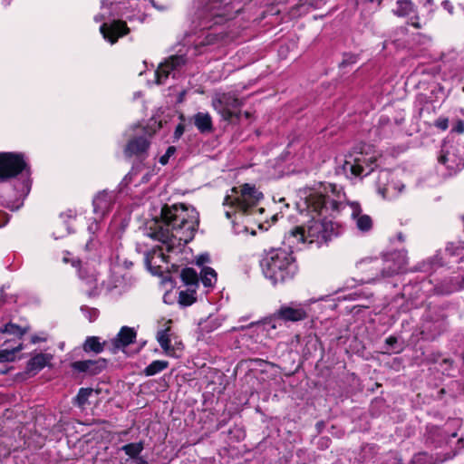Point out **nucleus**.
I'll list each match as a JSON object with an SVG mask.
<instances>
[{"label": "nucleus", "mask_w": 464, "mask_h": 464, "mask_svg": "<svg viewBox=\"0 0 464 464\" xmlns=\"http://www.w3.org/2000/svg\"><path fill=\"white\" fill-rule=\"evenodd\" d=\"M442 5H443L444 9H446L450 14H453V5H451L450 2L444 1L442 3Z\"/></svg>", "instance_id": "obj_43"}, {"label": "nucleus", "mask_w": 464, "mask_h": 464, "mask_svg": "<svg viewBox=\"0 0 464 464\" xmlns=\"http://www.w3.org/2000/svg\"><path fill=\"white\" fill-rule=\"evenodd\" d=\"M157 341L159 342L160 347L163 349L165 354L172 357L180 356V353L183 350V345L180 342H175L173 344L171 343L169 326L158 331Z\"/></svg>", "instance_id": "obj_16"}, {"label": "nucleus", "mask_w": 464, "mask_h": 464, "mask_svg": "<svg viewBox=\"0 0 464 464\" xmlns=\"http://www.w3.org/2000/svg\"><path fill=\"white\" fill-rule=\"evenodd\" d=\"M53 355L50 353H37L27 362V372L36 373L49 364Z\"/></svg>", "instance_id": "obj_19"}, {"label": "nucleus", "mask_w": 464, "mask_h": 464, "mask_svg": "<svg viewBox=\"0 0 464 464\" xmlns=\"http://www.w3.org/2000/svg\"><path fill=\"white\" fill-rule=\"evenodd\" d=\"M208 261H209L208 255L204 254V255H200L199 256L197 257L196 264L198 266H202L205 263H208Z\"/></svg>", "instance_id": "obj_39"}, {"label": "nucleus", "mask_w": 464, "mask_h": 464, "mask_svg": "<svg viewBox=\"0 0 464 464\" xmlns=\"http://www.w3.org/2000/svg\"><path fill=\"white\" fill-rule=\"evenodd\" d=\"M115 200L112 192L102 191L95 195L92 200L93 213L95 221L102 219L111 210Z\"/></svg>", "instance_id": "obj_14"}, {"label": "nucleus", "mask_w": 464, "mask_h": 464, "mask_svg": "<svg viewBox=\"0 0 464 464\" xmlns=\"http://www.w3.org/2000/svg\"><path fill=\"white\" fill-rule=\"evenodd\" d=\"M21 327L7 320H0V362H13L22 350L21 337L26 333Z\"/></svg>", "instance_id": "obj_7"}, {"label": "nucleus", "mask_w": 464, "mask_h": 464, "mask_svg": "<svg viewBox=\"0 0 464 464\" xmlns=\"http://www.w3.org/2000/svg\"><path fill=\"white\" fill-rule=\"evenodd\" d=\"M105 343H109V341H104L103 343H101L98 337H88L83 344V349L86 352H94L96 353H99L102 352L103 349H108V346L105 345Z\"/></svg>", "instance_id": "obj_24"}, {"label": "nucleus", "mask_w": 464, "mask_h": 464, "mask_svg": "<svg viewBox=\"0 0 464 464\" xmlns=\"http://www.w3.org/2000/svg\"><path fill=\"white\" fill-rule=\"evenodd\" d=\"M241 102L232 93H216L212 99V107L225 121L231 120L236 116V110Z\"/></svg>", "instance_id": "obj_9"}, {"label": "nucleus", "mask_w": 464, "mask_h": 464, "mask_svg": "<svg viewBox=\"0 0 464 464\" xmlns=\"http://www.w3.org/2000/svg\"><path fill=\"white\" fill-rule=\"evenodd\" d=\"M434 125L442 130H446L449 127V120L447 118L440 117L435 121Z\"/></svg>", "instance_id": "obj_36"}, {"label": "nucleus", "mask_w": 464, "mask_h": 464, "mask_svg": "<svg viewBox=\"0 0 464 464\" xmlns=\"http://www.w3.org/2000/svg\"><path fill=\"white\" fill-rule=\"evenodd\" d=\"M462 91L464 92V87L462 88Z\"/></svg>", "instance_id": "obj_51"}, {"label": "nucleus", "mask_w": 464, "mask_h": 464, "mask_svg": "<svg viewBox=\"0 0 464 464\" xmlns=\"http://www.w3.org/2000/svg\"><path fill=\"white\" fill-rule=\"evenodd\" d=\"M277 316L285 321H300L306 317V311L302 305L283 306L277 312Z\"/></svg>", "instance_id": "obj_18"}, {"label": "nucleus", "mask_w": 464, "mask_h": 464, "mask_svg": "<svg viewBox=\"0 0 464 464\" xmlns=\"http://www.w3.org/2000/svg\"><path fill=\"white\" fill-rule=\"evenodd\" d=\"M150 2L152 5V6L159 11H165V10L169 9L168 5H159L154 0H150Z\"/></svg>", "instance_id": "obj_40"}, {"label": "nucleus", "mask_w": 464, "mask_h": 464, "mask_svg": "<svg viewBox=\"0 0 464 464\" xmlns=\"http://www.w3.org/2000/svg\"><path fill=\"white\" fill-rule=\"evenodd\" d=\"M70 256H71V255H70L69 253H66V254L64 255V256L63 257V261L64 263L72 262V266H76L79 264V261L74 260L72 257L71 258V257H70Z\"/></svg>", "instance_id": "obj_41"}, {"label": "nucleus", "mask_w": 464, "mask_h": 464, "mask_svg": "<svg viewBox=\"0 0 464 464\" xmlns=\"http://www.w3.org/2000/svg\"><path fill=\"white\" fill-rule=\"evenodd\" d=\"M183 131L184 128L181 125H179L176 129L175 134L177 137H179L180 135H182Z\"/></svg>", "instance_id": "obj_44"}, {"label": "nucleus", "mask_w": 464, "mask_h": 464, "mask_svg": "<svg viewBox=\"0 0 464 464\" xmlns=\"http://www.w3.org/2000/svg\"><path fill=\"white\" fill-rule=\"evenodd\" d=\"M99 394V390L90 389V388H82L80 389L75 401L79 406L84 405L87 401L92 397H97Z\"/></svg>", "instance_id": "obj_29"}, {"label": "nucleus", "mask_w": 464, "mask_h": 464, "mask_svg": "<svg viewBox=\"0 0 464 464\" xmlns=\"http://www.w3.org/2000/svg\"><path fill=\"white\" fill-rule=\"evenodd\" d=\"M263 193L254 185L246 183L232 188L226 195L223 202L225 215L231 219L237 233L255 234V230L248 227L251 223H258L265 209L260 207Z\"/></svg>", "instance_id": "obj_3"}, {"label": "nucleus", "mask_w": 464, "mask_h": 464, "mask_svg": "<svg viewBox=\"0 0 464 464\" xmlns=\"http://www.w3.org/2000/svg\"><path fill=\"white\" fill-rule=\"evenodd\" d=\"M393 13L397 16H408L414 13V7L411 1L398 0L396 6L393 8Z\"/></svg>", "instance_id": "obj_25"}, {"label": "nucleus", "mask_w": 464, "mask_h": 464, "mask_svg": "<svg viewBox=\"0 0 464 464\" xmlns=\"http://www.w3.org/2000/svg\"><path fill=\"white\" fill-rule=\"evenodd\" d=\"M127 9L124 2L101 1L100 12L95 14L94 21L102 22L100 32L103 38L111 44H114L119 38L128 34L130 28L122 20H113L111 23H106L105 20L116 16H125L130 21L133 20L135 15H129Z\"/></svg>", "instance_id": "obj_6"}, {"label": "nucleus", "mask_w": 464, "mask_h": 464, "mask_svg": "<svg viewBox=\"0 0 464 464\" xmlns=\"http://www.w3.org/2000/svg\"><path fill=\"white\" fill-rule=\"evenodd\" d=\"M138 19H139V21H140V22H143V20H144V15H143L142 14H140L138 15Z\"/></svg>", "instance_id": "obj_48"}, {"label": "nucleus", "mask_w": 464, "mask_h": 464, "mask_svg": "<svg viewBox=\"0 0 464 464\" xmlns=\"http://www.w3.org/2000/svg\"><path fill=\"white\" fill-rule=\"evenodd\" d=\"M439 161L442 164H445L449 169L454 172L460 170L464 167V160L462 159H455L449 152L442 154L440 157Z\"/></svg>", "instance_id": "obj_23"}, {"label": "nucleus", "mask_w": 464, "mask_h": 464, "mask_svg": "<svg viewBox=\"0 0 464 464\" xmlns=\"http://www.w3.org/2000/svg\"><path fill=\"white\" fill-rule=\"evenodd\" d=\"M82 312L90 322L95 320L98 316V311L93 308H82Z\"/></svg>", "instance_id": "obj_35"}, {"label": "nucleus", "mask_w": 464, "mask_h": 464, "mask_svg": "<svg viewBox=\"0 0 464 464\" xmlns=\"http://www.w3.org/2000/svg\"><path fill=\"white\" fill-rule=\"evenodd\" d=\"M185 64V58L181 55H174L169 57L164 63H160L155 72L156 82L158 84H162L168 76L179 70Z\"/></svg>", "instance_id": "obj_15"}, {"label": "nucleus", "mask_w": 464, "mask_h": 464, "mask_svg": "<svg viewBox=\"0 0 464 464\" xmlns=\"http://www.w3.org/2000/svg\"><path fill=\"white\" fill-rule=\"evenodd\" d=\"M194 124L200 132H210L213 129L212 118L208 112H198L195 114Z\"/></svg>", "instance_id": "obj_22"}, {"label": "nucleus", "mask_w": 464, "mask_h": 464, "mask_svg": "<svg viewBox=\"0 0 464 464\" xmlns=\"http://www.w3.org/2000/svg\"><path fill=\"white\" fill-rule=\"evenodd\" d=\"M149 142L144 137H139L129 141L125 153L128 156L138 155L146 151Z\"/></svg>", "instance_id": "obj_20"}, {"label": "nucleus", "mask_w": 464, "mask_h": 464, "mask_svg": "<svg viewBox=\"0 0 464 464\" xmlns=\"http://www.w3.org/2000/svg\"><path fill=\"white\" fill-rule=\"evenodd\" d=\"M452 130L457 133H464V121H458L453 126Z\"/></svg>", "instance_id": "obj_38"}, {"label": "nucleus", "mask_w": 464, "mask_h": 464, "mask_svg": "<svg viewBox=\"0 0 464 464\" xmlns=\"http://www.w3.org/2000/svg\"><path fill=\"white\" fill-rule=\"evenodd\" d=\"M381 263L382 261L379 260V259H372V258H367V259H363V260H361L357 266L360 269L362 270H365L367 267V265H371L370 266V270L371 271H379L380 268H381ZM372 276H374L372 278H369L367 279V282H370L371 280H373L375 278H377L379 276H378V273H372Z\"/></svg>", "instance_id": "obj_26"}, {"label": "nucleus", "mask_w": 464, "mask_h": 464, "mask_svg": "<svg viewBox=\"0 0 464 464\" xmlns=\"http://www.w3.org/2000/svg\"><path fill=\"white\" fill-rule=\"evenodd\" d=\"M221 325V320L218 317L209 316L201 324V328L207 332H211Z\"/></svg>", "instance_id": "obj_33"}, {"label": "nucleus", "mask_w": 464, "mask_h": 464, "mask_svg": "<svg viewBox=\"0 0 464 464\" xmlns=\"http://www.w3.org/2000/svg\"><path fill=\"white\" fill-rule=\"evenodd\" d=\"M182 281L190 288H195L198 283L197 272L192 268H184L181 272Z\"/></svg>", "instance_id": "obj_28"}, {"label": "nucleus", "mask_w": 464, "mask_h": 464, "mask_svg": "<svg viewBox=\"0 0 464 464\" xmlns=\"http://www.w3.org/2000/svg\"><path fill=\"white\" fill-rule=\"evenodd\" d=\"M4 299H5L4 291L2 289H0V304L2 302H4Z\"/></svg>", "instance_id": "obj_46"}, {"label": "nucleus", "mask_w": 464, "mask_h": 464, "mask_svg": "<svg viewBox=\"0 0 464 464\" xmlns=\"http://www.w3.org/2000/svg\"><path fill=\"white\" fill-rule=\"evenodd\" d=\"M31 341L33 343H40V342H44L46 341V336L44 334H41V335H33L32 338H31Z\"/></svg>", "instance_id": "obj_42"}, {"label": "nucleus", "mask_w": 464, "mask_h": 464, "mask_svg": "<svg viewBox=\"0 0 464 464\" xmlns=\"http://www.w3.org/2000/svg\"><path fill=\"white\" fill-rule=\"evenodd\" d=\"M136 338V333L132 328L124 326L121 328L117 336L109 341V343H105V345L108 346V350L112 353H116L119 350H121L133 343Z\"/></svg>", "instance_id": "obj_17"}, {"label": "nucleus", "mask_w": 464, "mask_h": 464, "mask_svg": "<svg viewBox=\"0 0 464 464\" xmlns=\"http://www.w3.org/2000/svg\"><path fill=\"white\" fill-rule=\"evenodd\" d=\"M63 237V233H58V232H54V237L57 239V238H60V237Z\"/></svg>", "instance_id": "obj_47"}, {"label": "nucleus", "mask_w": 464, "mask_h": 464, "mask_svg": "<svg viewBox=\"0 0 464 464\" xmlns=\"http://www.w3.org/2000/svg\"><path fill=\"white\" fill-rule=\"evenodd\" d=\"M376 160L377 155L370 148L354 150L345 156L342 169L348 179L362 178L374 169Z\"/></svg>", "instance_id": "obj_8"}, {"label": "nucleus", "mask_w": 464, "mask_h": 464, "mask_svg": "<svg viewBox=\"0 0 464 464\" xmlns=\"http://www.w3.org/2000/svg\"><path fill=\"white\" fill-rule=\"evenodd\" d=\"M169 366V362L167 361H153L150 364H149L145 369V374L147 376L155 375L163 370H165Z\"/></svg>", "instance_id": "obj_30"}, {"label": "nucleus", "mask_w": 464, "mask_h": 464, "mask_svg": "<svg viewBox=\"0 0 464 464\" xmlns=\"http://www.w3.org/2000/svg\"><path fill=\"white\" fill-rule=\"evenodd\" d=\"M1 216H2V215L0 214V217H1ZM6 222H7V218H5V221L0 222V227L4 226Z\"/></svg>", "instance_id": "obj_49"}, {"label": "nucleus", "mask_w": 464, "mask_h": 464, "mask_svg": "<svg viewBox=\"0 0 464 464\" xmlns=\"http://www.w3.org/2000/svg\"><path fill=\"white\" fill-rule=\"evenodd\" d=\"M407 264V257L403 252L388 254L383 260L382 276H391L401 272Z\"/></svg>", "instance_id": "obj_13"}, {"label": "nucleus", "mask_w": 464, "mask_h": 464, "mask_svg": "<svg viewBox=\"0 0 464 464\" xmlns=\"http://www.w3.org/2000/svg\"><path fill=\"white\" fill-rule=\"evenodd\" d=\"M392 174L386 169L381 170L377 179V192L382 198H393L402 192L404 185L391 183Z\"/></svg>", "instance_id": "obj_11"}, {"label": "nucleus", "mask_w": 464, "mask_h": 464, "mask_svg": "<svg viewBox=\"0 0 464 464\" xmlns=\"http://www.w3.org/2000/svg\"><path fill=\"white\" fill-rule=\"evenodd\" d=\"M397 342V339L393 336H390L389 338L386 339V343L389 344V345H392L393 343H395Z\"/></svg>", "instance_id": "obj_45"}, {"label": "nucleus", "mask_w": 464, "mask_h": 464, "mask_svg": "<svg viewBox=\"0 0 464 464\" xmlns=\"http://www.w3.org/2000/svg\"><path fill=\"white\" fill-rule=\"evenodd\" d=\"M20 179L15 181V201L6 206L11 210H16L23 205L24 198L31 190V169L27 158L23 152L1 151L0 152V183L11 179Z\"/></svg>", "instance_id": "obj_4"}, {"label": "nucleus", "mask_w": 464, "mask_h": 464, "mask_svg": "<svg viewBox=\"0 0 464 464\" xmlns=\"http://www.w3.org/2000/svg\"><path fill=\"white\" fill-rule=\"evenodd\" d=\"M341 195L333 184H321L317 188L303 192L297 207L311 219L305 224L291 229L285 241L290 248L300 245L321 246L337 234V225L328 218V215L339 211Z\"/></svg>", "instance_id": "obj_2"}, {"label": "nucleus", "mask_w": 464, "mask_h": 464, "mask_svg": "<svg viewBox=\"0 0 464 464\" xmlns=\"http://www.w3.org/2000/svg\"><path fill=\"white\" fill-rule=\"evenodd\" d=\"M356 228L361 232H367L372 227V219L370 216L363 214L359 203L355 201L347 202L345 207Z\"/></svg>", "instance_id": "obj_12"}, {"label": "nucleus", "mask_w": 464, "mask_h": 464, "mask_svg": "<svg viewBox=\"0 0 464 464\" xmlns=\"http://www.w3.org/2000/svg\"><path fill=\"white\" fill-rule=\"evenodd\" d=\"M412 25L415 26L416 28H420V25L418 23H412Z\"/></svg>", "instance_id": "obj_50"}, {"label": "nucleus", "mask_w": 464, "mask_h": 464, "mask_svg": "<svg viewBox=\"0 0 464 464\" xmlns=\"http://www.w3.org/2000/svg\"><path fill=\"white\" fill-rule=\"evenodd\" d=\"M102 364L96 361H78L72 364V367L80 372H88L91 374H96L100 372Z\"/></svg>", "instance_id": "obj_21"}, {"label": "nucleus", "mask_w": 464, "mask_h": 464, "mask_svg": "<svg viewBox=\"0 0 464 464\" xmlns=\"http://www.w3.org/2000/svg\"><path fill=\"white\" fill-rule=\"evenodd\" d=\"M206 8L212 16L230 19L242 6L240 0H206Z\"/></svg>", "instance_id": "obj_10"}, {"label": "nucleus", "mask_w": 464, "mask_h": 464, "mask_svg": "<svg viewBox=\"0 0 464 464\" xmlns=\"http://www.w3.org/2000/svg\"><path fill=\"white\" fill-rule=\"evenodd\" d=\"M175 148L174 147H169L166 153L160 157V162L162 164V165H165L168 163V160L169 159V157H171L174 153H175Z\"/></svg>", "instance_id": "obj_37"}, {"label": "nucleus", "mask_w": 464, "mask_h": 464, "mask_svg": "<svg viewBox=\"0 0 464 464\" xmlns=\"http://www.w3.org/2000/svg\"><path fill=\"white\" fill-rule=\"evenodd\" d=\"M260 266L266 278L273 285L292 280L298 272V266L292 250L272 248L265 253Z\"/></svg>", "instance_id": "obj_5"}, {"label": "nucleus", "mask_w": 464, "mask_h": 464, "mask_svg": "<svg viewBox=\"0 0 464 464\" xmlns=\"http://www.w3.org/2000/svg\"><path fill=\"white\" fill-rule=\"evenodd\" d=\"M195 288H189L188 291H180L179 301L183 305H190L192 304L196 298L194 296Z\"/></svg>", "instance_id": "obj_31"}, {"label": "nucleus", "mask_w": 464, "mask_h": 464, "mask_svg": "<svg viewBox=\"0 0 464 464\" xmlns=\"http://www.w3.org/2000/svg\"><path fill=\"white\" fill-rule=\"evenodd\" d=\"M198 223L199 217L195 208L184 204L164 205L160 218L146 222L144 234L160 242L168 253H178L181 246L193 239ZM169 258L164 248L160 247L146 255V264L151 274L160 275L165 269L163 264H167Z\"/></svg>", "instance_id": "obj_1"}, {"label": "nucleus", "mask_w": 464, "mask_h": 464, "mask_svg": "<svg viewBox=\"0 0 464 464\" xmlns=\"http://www.w3.org/2000/svg\"><path fill=\"white\" fill-rule=\"evenodd\" d=\"M200 280L204 286L211 287L217 282V273L215 270L208 266H204L201 270V277Z\"/></svg>", "instance_id": "obj_27"}, {"label": "nucleus", "mask_w": 464, "mask_h": 464, "mask_svg": "<svg viewBox=\"0 0 464 464\" xmlns=\"http://www.w3.org/2000/svg\"><path fill=\"white\" fill-rule=\"evenodd\" d=\"M281 320L280 318H278L277 314L275 315L273 318H270L266 321H265L263 324H262V326L264 328V330L269 332L270 330H273V329H276V324H277V322Z\"/></svg>", "instance_id": "obj_34"}, {"label": "nucleus", "mask_w": 464, "mask_h": 464, "mask_svg": "<svg viewBox=\"0 0 464 464\" xmlns=\"http://www.w3.org/2000/svg\"><path fill=\"white\" fill-rule=\"evenodd\" d=\"M143 446L141 443H130L122 447V450H124V452L130 458L138 456L141 452Z\"/></svg>", "instance_id": "obj_32"}]
</instances>
